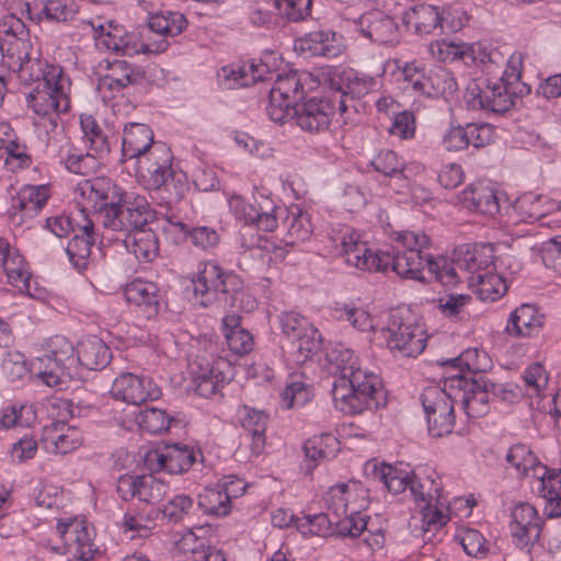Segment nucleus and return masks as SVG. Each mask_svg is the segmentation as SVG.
I'll return each instance as SVG.
<instances>
[{"instance_id": "1", "label": "nucleus", "mask_w": 561, "mask_h": 561, "mask_svg": "<svg viewBox=\"0 0 561 561\" xmlns=\"http://www.w3.org/2000/svg\"><path fill=\"white\" fill-rule=\"evenodd\" d=\"M336 247L341 248V254L346 264L362 271L387 272L389 268L401 278L425 282L424 251L431 245L430 238L424 233L402 231L397 234L396 241L403 247L396 253H374L365 242L360 241L359 234L345 228L334 239Z\"/></svg>"}, {"instance_id": "2", "label": "nucleus", "mask_w": 561, "mask_h": 561, "mask_svg": "<svg viewBox=\"0 0 561 561\" xmlns=\"http://www.w3.org/2000/svg\"><path fill=\"white\" fill-rule=\"evenodd\" d=\"M327 362L334 376L332 397L337 409L359 414L386 405L387 394L380 377L363 369L351 348L343 344L332 346L327 352Z\"/></svg>"}, {"instance_id": "3", "label": "nucleus", "mask_w": 561, "mask_h": 561, "mask_svg": "<svg viewBox=\"0 0 561 561\" xmlns=\"http://www.w3.org/2000/svg\"><path fill=\"white\" fill-rule=\"evenodd\" d=\"M468 20V15L460 8H439L423 3L405 11L401 16L402 25H397V30L427 35L439 27L442 33L455 34L462 30Z\"/></svg>"}, {"instance_id": "4", "label": "nucleus", "mask_w": 561, "mask_h": 561, "mask_svg": "<svg viewBox=\"0 0 561 561\" xmlns=\"http://www.w3.org/2000/svg\"><path fill=\"white\" fill-rule=\"evenodd\" d=\"M359 491L356 484L340 483L324 495L325 507L336 517L335 531L341 537H357L367 529L369 517L362 514L363 504L356 503Z\"/></svg>"}, {"instance_id": "5", "label": "nucleus", "mask_w": 561, "mask_h": 561, "mask_svg": "<svg viewBox=\"0 0 561 561\" xmlns=\"http://www.w3.org/2000/svg\"><path fill=\"white\" fill-rule=\"evenodd\" d=\"M311 82V75L290 70L278 73L270 91V102L266 107L270 118L277 124L288 122L289 111L305 99L307 83Z\"/></svg>"}, {"instance_id": "6", "label": "nucleus", "mask_w": 561, "mask_h": 561, "mask_svg": "<svg viewBox=\"0 0 561 561\" xmlns=\"http://www.w3.org/2000/svg\"><path fill=\"white\" fill-rule=\"evenodd\" d=\"M449 380L445 382L444 388L439 386H428L421 393V402L428 424V432L433 437H443L453 432L456 415L454 391H448Z\"/></svg>"}, {"instance_id": "7", "label": "nucleus", "mask_w": 561, "mask_h": 561, "mask_svg": "<svg viewBox=\"0 0 561 561\" xmlns=\"http://www.w3.org/2000/svg\"><path fill=\"white\" fill-rule=\"evenodd\" d=\"M387 347L393 356L416 357L426 346V333L422 324L407 317L394 313L387 329L382 330Z\"/></svg>"}, {"instance_id": "8", "label": "nucleus", "mask_w": 561, "mask_h": 561, "mask_svg": "<svg viewBox=\"0 0 561 561\" xmlns=\"http://www.w3.org/2000/svg\"><path fill=\"white\" fill-rule=\"evenodd\" d=\"M278 324L283 336L295 348L297 363H304L321 351V334L302 314L295 311L282 312Z\"/></svg>"}, {"instance_id": "9", "label": "nucleus", "mask_w": 561, "mask_h": 561, "mask_svg": "<svg viewBox=\"0 0 561 561\" xmlns=\"http://www.w3.org/2000/svg\"><path fill=\"white\" fill-rule=\"evenodd\" d=\"M81 195L102 218L104 227L115 216L130 194L110 178H94L79 186Z\"/></svg>"}, {"instance_id": "10", "label": "nucleus", "mask_w": 561, "mask_h": 561, "mask_svg": "<svg viewBox=\"0 0 561 561\" xmlns=\"http://www.w3.org/2000/svg\"><path fill=\"white\" fill-rule=\"evenodd\" d=\"M81 195L102 218L104 227L115 216L130 194L110 178H94L79 186Z\"/></svg>"}, {"instance_id": "11", "label": "nucleus", "mask_w": 561, "mask_h": 561, "mask_svg": "<svg viewBox=\"0 0 561 561\" xmlns=\"http://www.w3.org/2000/svg\"><path fill=\"white\" fill-rule=\"evenodd\" d=\"M69 80L61 69H53L48 79L36 85L35 90L26 96L28 107L37 115L46 116L50 113L67 112L70 101L66 89Z\"/></svg>"}, {"instance_id": "12", "label": "nucleus", "mask_w": 561, "mask_h": 561, "mask_svg": "<svg viewBox=\"0 0 561 561\" xmlns=\"http://www.w3.org/2000/svg\"><path fill=\"white\" fill-rule=\"evenodd\" d=\"M515 94L508 84L500 80L493 83L484 81L482 84L478 80H471L466 87L463 99L468 108L501 114L514 106Z\"/></svg>"}, {"instance_id": "13", "label": "nucleus", "mask_w": 561, "mask_h": 561, "mask_svg": "<svg viewBox=\"0 0 561 561\" xmlns=\"http://www.w3.org/2000/svg\"><path fill=\"white\" fill-rule=\"evenodd\" d=\"M138 23L136 33L145 32L156 35H181L187 26V20L181 12L159 10L157 0L138 1Z\"/></svg>"}, {"instance_id": "14", "label": "nucleus", "mask_w": 561, "mask_h": 561, "mask_svg": "<svg viewBox=\"0 0 561 561\" xmlns=\"http://www.w3.org/2000/svg\"><path fill=\"white\" fill-rule=\"evenodd\" d=\"M150 156L159 158L160 161L148 164L146 168L149 174V187L152 190H163L168 194L169 203L180 202L188 188L184 175L175 174L171 168L172 154L170 149L159 145Z\"/></svg>"}, {"instance_id": "15", "label": "nucleus", "mask_w": 561, "mask_h": 561, "mask_svg": "<svg viewBox=\"0 0 561 561\" xmlns=\"http://www.w3.org/2000/svg\"><path fill=\"white\" fill-rule=\"evenodd\" d=\"M37 363V377L47 386L55 387L61 382L66 370L77 363L75 347L66 337L56 335L49 340L47 353L38 357Z\"/></svg>"}, {"instance_id": "16", "label": "nucleus", "mask_w": 561, "mask_h": 561, "mask_svg": "<svg viewBox=\"0 0 561 561\" xmlns=\"http://www.w3.org/2000/svg\"><path fill=\"white\" fill-rule=\"evenodd\" d=\"M449 390L461 401L462 408L469 417H481L489 412L491 394L488 389L486 377H467L456 375L449 378Z\"/></svg>"}, {"instance_id": "17", "label": "nucleus", "mask_w": 561, "mask_h": 561, "mask_svg": "<svg viewBox=\"0 0 561 561\" xmlns=\"http://www.w3.org/2000/svg\"><path fill=\"white\" fill-rule=\"evenodd\" d=\"M337 101L330 98H311L297 104L289 111L288 121L295 119L296 124L305 131L317 134L324 131L331 124Z\"/></svg>"}, {"instance_id": "18", "label": "nucleus", "mask_w": 561, "mask_h": 561, "mask_svg": "<svg viewBox=\"0 0 561 561\" xmlns=\"http://www.w3.org/2000/svg\"><path fill=\"white\" fill-rule=\"evenodd\" d=\"M156 219V210L145 196L130 194L105 228L124 234L146 229Z\"/></svg>"}, {"instance_id": "19", "label": "nucleus", "mask_w": 561, "mask_h": 561, "mask_svg": "<svg viewBox=\"0 0 561 561\" xmlns=\"http://www.w3.org/2000/svg\"><path fill=\"white\" fill-rule=\"evenodd\" d=\"M57 533L64 542L65 553L80 561H90L99 551L93 539V529L84 519L72 518L59 522Z\"/></svg>"}, {"instance_id": "20", "label": "nucleus", "mask_w": 561, "mask_h": 561, "mask_svg": "<svg viewBox=\"0 0 561 561\" xmlns=\"http://www.w3.org/2000/svg\"><path fill=\"white\" fill-rule=\"evenodd\" d=\"M233 275V272L222 270L214 261L198 263L197 272L192 277L194 295L199 297L197 302L203 307L210 306L218 295L227 291L228 280Z\"/></svg>"}, {"instance_id": "21", "label": "nucleus", "mask_w": 561, "mask_h": 561, "mask_svg": "<svg viewBox=\"0 0 561 561\" xmlns=\"http://www.w3.org/2000/svg\"><path fill=\"white\" fill-rule=\"evenodd\" d=\"M152 144L153 133L148 125L140 123H129L125 125L122 141V156L124 160L138 159V170L140 172L148 167L142 159H146L150 164L160 161L159 158L150 156L158 147L152 148Z\"/></svg>"}, {"instance_id": "22", "label": "nucleus", "mask_w": 561, "mask_h": 561, "mask_svg": "<svg viewBox=\"0 0 561 561\" xmlns=\"http://www.w3.org/2000/svg\"><path fill=\"white\" fill-rule=\"evenodd\" d=\"M111 393L116 400L133 405H140L147 400L159 399L161 397V389L149 379L125 373L115 378Z\"/></svg>"}, {"instance_id": "23", "label": "nucleus", "mask_w": 561, "mask_h": 561, "mask_svg": "<svg viewBox=\"0 0 561 561\" xmlns=\"http://www.w3.org/2000/svg\"><path fill=\"white\" fill-rule=\"evenodd\" d=\"M272 72L263 61L250 60L241 64L225 66L219 71L221 84L226 89H239L254 84L257 81L270 80Z\"/></svg>"}, {"instance_id": "24", "label": "nucleus", "mask_w": 561, "mask_h": 561, "mask_svg": "<svg viewBox=\"0 0 561 561\" xmlns=\"http://www.w3.org/2000/svg\"><path fill=\"white\" fill-rule=\"evenodd\" d=\"M340 82L334 88L333 96L339 103V111L345 114L350 101L366 95L376 84L373 76L356 71L352 68L343 70L339 76Z\"/></svg>"}, {"instance_id": "25", "label": "nucleus", "mask_w": 561, "mask_h": 561, "mask_svg": "<svg viewBox=\"0 0 561 561\" xmlns=\"http://www.w3.org/2000/svg\"><path fill=\"white\" fill-rule=\"evenodd\" d=\"M510 531L520 547L536 542L541 533V519L536 508L528 503H519L511 513Z\"/></svg>"}, {"instance_id": "26", "label": "nucleus", "mask_w": 561, "mask_h": 561, "mask_svg": "<svg viewBox=\"0 0 561 561\" xmlns=\"http://www.w3.org/2000/svg\"><path fill=\"white\" fill-rule=\"evenodd\" d=\"M238 214L247 224L255 225L260 230L271 232L278 227L279 217L286 214L285 207H278L265 198L257 205L237 201Z\"/></svg>"}, {"instance_id": "27", "label": "nucleus", "mask_w": 561, "mask_h": 561, "mask_svg": "<svg viewBox=\"0 0 561 561\" xmlns=\"http://www.w3.org/2000/svg\"><path fill=\"white\" fill-rule=\"evenodd\" d=\"M111 75L100 78L98 88L100 92H108L111 96L122 92L128 85L142 82L145 73L142 70L131 67L126 60H114L110 64Z\"/></svg>"}, {"instance_id": "28", "label": "nucleus", "mask_w": 561, "mask_h": 561, "mask_svg": "<svg viewBox=\"0 0 561 561\" xmlns=\"http://www.w3.org/2000/svg\"><path fill=\"white\" fill-rule=\"evenodd\" d=\"M126 300L135 305L147 319L154 318L160 308V290L156 283L135 279L124 290Z\"/></svg>"}, {"instance_id": "29", "label": "nucleus", "mask_w": 561, "mask_h": 561, "mask_svg": "<svg viewBox=\"0 0 561 561\" xmlns=\"http://www.w3.org/2000/svg\"><path fill=\"white\" fill-rule=\"evenodd\" d=\"M56 158L69 172L78 175H89L100 167V161L95 153L82 152L66 137L60 140Z\"/></svg>"}, {"instance_id": "30", "label": "nucleus", "mask_w": 561, "mask_h": 561, "mask_svg": "<svg viewBox=\"0 0 561 561\" xmlns=\"http://www.w3.org/2000/svg\"><path fill=\"white\" fill-rule=\"evenodd\" d=\"M56 158L69 172L78 175H89L100 167V161L95 153L82 152L66 137L60 140Z\"/></svg>"}, {"instance_id": "31", "label": "nucleus", "mask_w": 561, "mask_h": 561, "mask_svg": "<svg viewBox=\"0 0 561 561\" xmlns=\"http://www.w3.org/2000/svg\"><path fill=\"white\" fill-rule=\"evenodd\" d=\"M241 426L251 439L250 449L252 455L259 456L265 448V432L267 428L268 415L263 410L242 405L238 410Z\"/></svg>"}, {"instance_id": "32", "label": "nucleus", "mask_w": 561, "mask_h": 561, "mask_svg": "<svg viewBox=\"0 0 561 561\" xmlns=\"http://www.w3.org/2000/svg\"><path fill=\"white\" fill-rule=\"evenodd\" d=\"M94 241V225L84 216L83 224H78V229L66 248L69 261L78 271L87 268Z\"/></svg>"}, {"instance_id": "33", "label": "nucleus", "mask_w": 561, "mask_h": 561, "mask_svg": "<svg viewBox=\"0 0 561 561\" xmlns=\"http://www.w3.org/2000/svg\"><path fill=\"white\" fill-rule=\"evenodd\" d=\"M545 324V316L531 304H523L510 316L506 327L511 335L530 337L537 334Z\"/></svg>"}, {"instance_id": "34", "label": "nucleus", "mask_w": 561, "mask_h": 561, "mask_svg": "<svg viewBox=\"0 0 561 561\" xmlns=\"http://www.w3.org/2000/svg\"><path fill=\"white\" fill-rule=\"evenodd\" d=\"M149 460L156 461L157 470H164L171 474H179L187 471L195 462V453L187 446L174 444L165 447L164 451L149 454Z\"/></svg>"}, {"instance_id": "35", "label": "nucleus", "mask_w": 561, "mask_h": 561, "mask_svg": "<svg viewBox=\"0 0 561 561\" xmlns=\"http://www.w3.org/2000/svg\"><path fill=\"white\" fill-rule=\"evenodd\" d=\"M459 201L467 209L488 216H493L500 210L494 190L481 182L468 185L461 192Z\"/></svg>"}, {"instance_id": "36", "label": "nucleus", "mask_w": 561, "mask_h": 561, "mask_svg": "<svg viewBox=\"0 0 561 561\" xmlns=\"http://www.w3.org/2000/svg\"><path fill=\"white\" fill-rule=\"evenodd\" d=\"M0 264L11 285L21 293L31 295V273L26 268L24 259L19 254H11L9 245L2 240H0Z\"/></svg>"}, {"instance_id": "37", "label": "nucleus", "mask_w": 561, "mask_h": 561, "mask_svg": "<svg viewBox=\"0 0 561 561\" xmlns=\"http://www.w3.org/2000/svg\"><path fill=\"white\" fill-rule=\"evenodd\" d=\"M123 243L140 262H151L159 254V240L151 227L124 234Z\"/></svg>"}, {"instance_id": "38", "label": "nucleus", "mask_w": 561, "mask_h": 561, "mask_svg": "<svg viewBox=\"0 0 561 561\" xmlns=\"http://www.w3.org/2000/svg\"><path fill=\"white\" fill-rule=\"evenodd\" d=\"M294 49L305 58H335L345 49L337 37H295Z\"/></svg>"}, {"instance_id": "39", "label": "nucleus", "mask_w": 561, "mask_h": 561, "mask_svg": "<svg viewBox=\"0 0 561 561\" xmlns=\"http://www.w3.org/2000/svg\"><path fill=\"white\" fill-rule=\"evenodd\" d=\"M110 347L96 336L84 339L77 351V362L90 370H100L111 360Z\"/></svg>"}, {"instance_id": "40", "label": "nucleus", "mask_w": 561, "mask_h": 561, "mask_svg": "<svg viewBox=\"0 0 561 561\" xmlns=\"http://www.w3.org/2000/svg\"><path fill=\"white\" fill-rule=\"evenodd\" d=\"M15 69L21 83L30 85L37 82V84L45 82L53 69H60L56 66H50L41 57V51L37 49L28 58L19 64Z\"/></svg>"}, {"instance_id": "41", "label": "nucleus", "mask_w": 561, "mask_h": 561, "mask_svg": "<svg viewBox=\"0 0 561 561\" xmlns=\"http://www.w3.org/2000/svg\"><path fill=\"white\" fill-rule=\"evenodd\" d=\"M426 90L423 95L430 99L444 98L447 100L458 90L456 79L447 69L436 68L431 70L425 79Z\"/></svg>"}, {"instance_id": "42", "label": "nucleus", "mask_w": 561, "mask_h": 561, "mask_svg": "<svg viewBox=\"0 0 561 561\" xmlns=\"http://www.w3.org/2000/svg\"><path fill=\"white\" fill-rule=\"evenodd\" d=\"M286 228V233L283 241L287 245H294L300 241H306L310 238L312 229L311 222L307 214L301 211L295 214L286 208V214L279 217Z\"/></svg>"}, {"instance_id": "43", "label": "nucleus", "mask_w": 561, "mask_h": 561, "mask_svg": "<svg viewBox=\"0 0 561 561\" xmlns=\"http://www.w3.org/2000/svg\"><path fill=\"white\" fill-rule=\"evenodd\" d=\"M37 49L34 48L31 37H0V51L7 59L8 67L13 70Z\"/></svg>"}, {"instance_id": "44", "label": "nucleus", "mask_w": 561, "mask_h": 561, "mask_svg": "<svg viewBox=\"0 0 561 561\" xmlns=\"http://www.w3.org/2000/svg\"><path fill=\"white\" fill-rule=\"evenodd\" d=\"M222 296L225 302L233 309L247 313L256 309V299L248 289L244 288L243 280L236 273L229 278L227 291H225Z\"/></svg>"}, {"instance_id": "45", "label": "nucleus", "mask_w": 561, "mask_h": 561, "mask_svg": "<svg viewBox=\"0 0 561 561\" xmlns=\"http://www.w3.org/2000/svg\"><path fill=\"white\" fill-rule=\"evenodd\" d=\"M80 125L89 149L99 158L107 154L110 152L108 137L96 119L91 115H82Z\"/></svg>"}, {"instance_id": "46", "label": "nucleus", "mask_w": 561, "mask_h": 561, "mask_svg": "<svg viewBox=\"0 0 561 561\" xmlns=\"http://www.w3.org/2000/svg\"><path fill=\"white\" fill-rule=\"evenodd\" d=\"M78 13V5L75 0H48L42 10L31 21L41 22H66L72 20Z\"/></svg>"}, {"instance_id": "47", "label": "nucleus", "mask_w": 561, "mask_h": 561, "mask_svg": "<svg viewBox=\"0 0 561 561\" xmlns=\"http://www.w3.org/2000/svg\"><path fill=\"white\" fill-rule=\"evenodd\" d=\"M135 422L142 431L150 434H162L169 431L173 423H178L173 416L158 408L139 411L135 416Z\"/></svg>"}, {"instance_id": "48", "label": "nucleus", "mask_w": 561, "mask_h": 561, "mask_svg": "<svg viewBox=\"0 0 561 561\" xmlns=\"http://www.w3.org/2000/svg\"><path fill=\"white\" fill-rule=\"evenodd\" d=\"M226 377L215 366L199 367V371L193 377L195 392L203 398H211L225 385Z\"/></svg>"}, {"instance_id": "49", "label": "nucleus", "mask_w": 561, "mask_h": 561, "mask_svg": "<svg viewBox=\"0 0 561 561\" xmlns=\"http://www.w3.org/2000/svg\"><path fill=\"white\" fill-rule=\"evenodd\" d=\"M494 248L490 243L474 244L467 249L462 257L458 259V264L471 273H478L488 270L494 263Z\"/></svg>"}, {"instance_id": "50", "label": "nucleus", "mask_w": 561, "mask_h": 561, "mask_svg": "<svg viewBox=\"0 0 561 561\" xmlns=\"http://www.w3.org/2000/svg\"><path fill=\"white\" fill-rule=\"evenodd\" d=\"M409 490L419 505L426 502H438L443 491L440 482H437L435 478L431 474L421 476L420 473H412Z\"/></svg>"}, {"instance_id": "51", "label": "nucleus", "mask_w": 561, "mask_h": 561, "mask_svg": "<svg viewBox=\"0 0 561 561\" xmlns=\"http://www.w3.org/2000/svg\"><path fill=\"white\" fill-rule=\"evenodd\" d=\"M556 206L554 202H549L543 195H534L527 193L522 195L516 202V208L527 221H539Z\"/></svg>"}, {"instance_id": "52", "label": "nucleus", "mask_w": 561, "mask_h": 561, "mask_svg": "<svg viewBox=\"0 0 561 561\" xmlns=\"http://www.w3.org/2000/svg\"><path fill=\"white\" fill-rule=\"evenodd\" d=\"M124 39L125 37H107L104 38L103 44L108 49H113L116 53L122 51L123 55L128 56L140 53L146 55H158L167 50L169 46V42L165 37L152 43H140L138 47H136V45L130 46L129 43Z\"/></svg>"}, {"instance_id": "53", "label": "nucleus", "mask_w": 561, "mask_h": 561, "mask_svg": "<svg viewBox=\"0 0 561 561\" xmlns=\"http://www.w3.org/2000/svg\"><path fill=\"white\" fill-rule=\"evenodd\" d=\"M453 367H457L461 373L467 370L478 377L483 375L491 367V359L486 352L478 348H468L459 356L448 360Z\"/></svg>"}, {"instance_id": "54", "label": "nucleus", "mask_w": 561, "mask_h": 561, "mask_svg": "<svg viewBox=\"0 0 561 561\" xmlns=\"http://www.w3.org/2000/svg\"><path fill=\"white\" fill-rule=\"evenodd\" d=\"M339 444L340 442L334 435L330 433H323L305 442V455L307 458L313 461L332 458L335 456L339 449Z\"/></svg>"}, {"instance_id": "55", "label": "nucleus", "mask_w": 561, "mask_h": 561, "mask_svg": "<svg viewBox=\"0 0 561 561\" xmlns=\"http://www.w3.org/2000/svg\"><path fill=\"white\" fill-rule=\"evenodd\" d=\"M534 477L540 481V493L547 500L546 505L561 502V470H550L540 465L535 469Z\"/></svg>"}, {"instance_id": "56", "label": "nucleus", "mask_w": 561, "mask_h": 561, "mask_svg": "<svg viewBox=\"0 0 561 561\" xmlns=\"http://www.w3.org/2000/svg\"><path fill=\"white\" fill-rule=\"evenodd\" d=\"M505 460L520 476H527L529 471H533L534 474L535 469L540 466L531 449L524 444L513 445L507 450Z\"/></svg>"}, {"instance_id": "57", "label": "nucleus", "mask_w": 561, "mask_h": 561, "mask_svg": "<svg viewBox=\"0 0 561 561\" xmlns=\"http://www.w3.org/2000/svg\"><path fill=\"white\" fill-rule=\"evenodd\" d=\"M194 501L191 496L179 494L168 501L162 508L154 511V518L170 524H176L183 520L184 516L193 508Z\"/></svg>"}, {"instance_id": "58", "label": "nucleus", "mask_w": 561, "mask_h": 561, "mask_svg": "<svg viewBox=\"0 0 561 561\" xmlns=\"http://www.w3.org/2000/svg\"><path fill=\"white\" fill-rule=\"evenodd\" d=\"M430 49L432 54L443 62H451L458 59H463L472 48L462 42H455L450 37H443L435 43H431Z\"/></svg>"}, {"instance_id": "59", "label": "nucleus", "mask_w": 561, "mask_h": 561, "mask_svg": "<svg viewBox=\"0 0 561 561\" xmlns=\"http://www.w3.org/2000/svg\"><path fill=\"white\" fill-rule=\"evenodd\" d=\"M198 507L208 515L226 516L231 506L228 495L219 488H207L198 495Z\"/></svg>"}, {"instance_id": "60", "label": "nucleus", "mask_w": 561, "mask_h": 561, "mask_svg": "<svg viewBox=\"0 0 561 561\" xmlns=\"http://www.w3.org/2000/svg\"><path fill=\"white\" fill-rule=\"evenodd\" d=\"M168 490V484L156 478L153 474H142L139 476L136 499L140 502L153 505L164 499Z\"/></svg>"}, {"instance_id": "61", "label": "nucleus", "mask_w": 561, "mask_h": 561, "mask_svg": "<svg viewBox=\"0 0 561 561\" xmlns=\"http://www.w3.org/2000/svg\"><path fill=\"white\" fill-rule=\"evenodd\" d=\"M478 294L482 300L494 301L501 298L507 290L505 279L495 273L485 272L478 274Z\"/></svg>"}, {"instance_id": "62", "label": "nucleus", "mask_w": 561, "mask_h": 561, "mask_svg": "<svg viewBox=\"0 0 561 561\" xmlns=\"http://www.w3.org/2000/svg\"><path fill=\"white\" fill-rule=\"evenodd\" d=\"M371 165L377 172L386 176L407 179L403 174L404 162L392 150H380L371 161Z\"/></svg>"}, {"instance_id": "63", "label": "nucleus", "mask_w": 561, "mask_h": 561, "mask_svg": "<svg viewBox=\"0 0 561 561\" xmlns=\"http://www.w3.org/2000/svg\"><path fill=\"white\" fill-rule=\"evenodd\" d=\"M472 297L468 294H446L438 299V309L444 317L460 320L465 317L466 308Z\"/></svg>"}, {"instance_id": "64", "label": "nucleus", "mask_w": 561, "mask_h": 561, "mask_svg": "<svg viewBox=\"0 0 561 561\" xmlns=\"http://www.w3.org/2000/svg\"><path fill=\"white\" fill-rule=\"evenodd\" d=\"M438 505H444L440 499H438V502H426L425 504L420 505L422 516L421 528L423 533L435 531L447 524L448 516L443 513Z\"/></svg>"}]
</instances>
